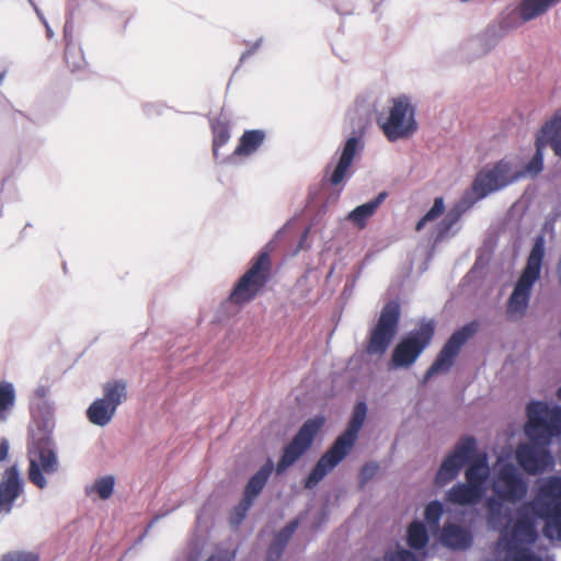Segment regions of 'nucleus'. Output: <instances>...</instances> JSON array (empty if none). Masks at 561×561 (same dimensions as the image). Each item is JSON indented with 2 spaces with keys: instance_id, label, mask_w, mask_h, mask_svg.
Masks as SVG:
<instances>
[{
  "instance_id": "obj_49",
  "label": "nucleus",
  "mask_w": 561,
  "mask_h": 561,
  "mask_svg": "<svg viewBox=\"0 0 561 561\" xmlns=\"http://www.w3.org/2000/svg\"><path fill=\"white\" fill-rule=\"evenodd\" d=\"M363 267H364V264H362L356 274H354L351 278H348L343 287V290H342V296L343 297H348L352 295L353 293V289L355 287V283L356 280L358 279V277L360 276L362 274V271H363Z\"/></svg>"
},
{
  "instance_id": "obj_8",
  "label": "nucleus",
  "mask_w": 561,
  "mask_h": 561,
  "mask_svg": "<svg viewBox=\"0 0 561 561\" xmlns=\"http://www.w3.org/2000/svg\"><path fill=\"white\" fill-rule=\"evenodd\" d=\"M518 181V176L514 175L513 165L506 158L500 159L494 164L482 167L474 175L469 188L462 196L474 206L476 203L482 201L493 193L500 192Z\"/></svg>"
},
{
  "instance_id": "obj_23",
  "label": "nucleus",
  "mask_w": 561,
  "mask_h": 561,
  "mask_svg": "<svg viewBox=\"0 0 561 561\" xmlns=\"http://www.w3.org/2000/svg\"><path fill=\"white\" fill-rule=\"evenodd\" d=\"M461 195V197L454 204V206L444 215V217L433 227L431 238L435 239V243H442L445 239L455 237L459 228L455 226L459 222L463 214L473 207Z\"/></svg>"
},
{
  "instance_id": "obj_21",
  "label": "nucleus",
  "mask_w": 561,
  "mask_h": 561,
  "mask_svg": "<svg viewBox=\"0 0 561 561\" xmlns=\"http://www.w3.org/2000/svg\"><path fill=\"white\" fill-rule=\"evenodd\" d=\"M347 457L348 455L331 444L314 462L309 472L304 477V486L307 490H312L318 486L319 483L336 467H339Z\"/></svg>"
},
{
  "instance_id": "obj_33",
  "label": "nucleus",
  "mask_w": 561,
  "mask_h": 561,
  "mask_svg": "<svg viewBox=\"0 0 561 561\" xmlns=\"http://www.w3.org/2000/svg\"><path fill=\"white\" fill-rule=\"evenodd\" d=\"M102 389L103 397L101 398L116 410L127 399V381L125 379L108 380Z\"/></svg>"
},
{
  "instance_id": "obj_38",
  "label": "nucleus",
  "mask_w": 561,
  "mask_h": 561,
  "mask_svg": "<svg viewBox=\"0 0 561 561\" xmlns=\"http://www.w3.org/2000/svg\"><path fill=\"white\" fill-rule=\"evenodd\" d=\"M16 400L15 388L12 382L0 381V422L7 421Z\"/></svg>"
},
{
  "instance_id": "obj_28",
  "label": "nucleus",
  "mask_w": 561,
  "mask_h": 561,
  "mask_svg": "<svg viewBox=\"0 0 561 561\" xmlns=\"http://www.w3.org/2000/svg\"><path fill=\"white\" fill-rule=\"evenodd\" d=\"M397 334L390 330H386L375 324L368 331L365 352L370 356H383L391 346Z\"/></svg>"
},
{
  "instance_id": "obj_34",
  "label": "nucleus",
  "mask_w": 561,
  "mask_h": 561,
  "mask_svg": "<svg viewBox=\"0 0 561 561\" xmlns=\"http://www.w3.org/2000/svg\"><path fill=\"white\" fill-rule=\"evenodd\" d=\"M448 507L446 503L439 500H432L424 506L423 510V519L421 523H424L426 526L433 528L435 531L439 534L440 520L442 517L447 514Z\"/></svg>"
},
{
  "instance_id": "obj_14",
  "label": "nucleus",
  "mask_w": 561,
  "mask_h": 561,
  "mask_svg": "<svg viewBox=\"0 0 561 561\" xmlns=\"http://www.w3.org/2000/svg\"><path fill=\"white\" fill-rule=\"evenodd\" d=\"M537 538V520L526 507L517 510L511 528L501 534L502 551L508 557H515V553L526 543L533 542Z\"/></svg>"
},
{
  "instance_id": "obj_5",
  "label": "nucleus",
  "mask_w": 561,
  "mask_h": 561,
  "mask_svg": "<svg viewBox=\"0 0 561 561\" xmlns=\"http://www.w3.org/2000/svg\"><path fill=\"white\" fill-rule=\"evenodd\" d=\"M560 2L561 0H523L519 9L503 11L478 35L490 53L512 30L517 28L523 23L535 20Z\"/></svg>"
},
{
  "instance_id": "obj_29",
  "label": "nucleus",
  "mask_w": 561,
  "mask_h": 561,
  "mask_svg": "<svg viewBox=\"0 0 561 561\" xmlns=\"http://www.w3.org/2000/svg\"><path fill=\"white\" fill-rule=\"evenodd\" d=\"M561 213L557 209L551 210L545 218V221L540 228V231L534 237L533 244L529 250L528 255H531L536 248L542 252V265H545V259L547 255V247H546V234H549L550 238H554L556 236V224L560 218Z\"/></svg>"
},
{
  "instance_id": "obj_54",
  "label": "nucleus",
  "mask_w": 561,
  "mask_h": 561,
  "mask_svg": "<svg viewBox=\"0 0 561 561\" xmlns=\"http://www.w3.org/2000/svg\"><path fill=\"white\" fill-rule=\"evenodd\" d=\"M270 543L285 551L289 542L275 533Z\"/></svg>"
},
{
  "instance_id": "obj_40",
  "label": "nucleus",
  "mask_w": 561,
  "mask_h": 561,
  "mask_svg": "<svg viewBox=\"0 0 561 561\" xmlns=\"http://www.w3.org/2000/svg\"><path fill=\"white\" fill-rule=\"evenodd\" d=\"M254 503L255 500L241 494L239 502L232 507L229 514V524L232 528L241 526Z\"/></svg>"
},
{
  "instance_id": "obj_43",
  "label": "nucleus",
  "mask_w": 561,
  "mask_h": 561,
  "mask_svg": "<svg viewBox=\"0 0 561 561\" xmlns=\"http://www.w3.org/2000/svg\"><path fill=\"white\" fill-rule=\"evenodd\" d=\"M0 561H41V558L35 551L12 550L3 553Z\"/></svg>"
},
{
  "instance_id": "obj_63",
  "label": "nucleus",
  "mask_w": 561,
  "mask_h": 561,
  "mask_svg": "<svg viewBox=\"0 0 561 561\" xmlns=\"http://www.w3.org/2000/svg\"><path fill=\"white\" fill-rule=\"evenodd\" d=\"M128 22H129V19H126V21H125V23H124V26H123V28H122V31H121V33H124V32H125V30H126V27H127Z\"/></svg>"
},
{
  "instance_id": "obj_30",
  "label": "nucleus",
  "mask_w": 561,
  "mask_h": 561,
  "mask_svg": "<svg viewBox=\"0 0 561 561\" xmlns=\"http://www.w3.org/2000/svg\"><path fill=\"white\" fill-rule=\"evenodd\" d=\"M116 411L117 410L108 404L105 400L102 398H96L85 410V416L91 424L104 427L112 422Z\"/></svg>"
},
{
  "instance_id": "obj_35",
  "label": "nucleus",
  "mask_w": 561,
  "mask_h": 561,
  "mask_svg": "<svg viewBox=\"0 0 561 561\" xmlns=\"http://www.w3.org/2000/svg\"><path fill=\"white\" fill-rule=\"evenodd\" d=\"M116 479L113 474L99 477L92 484L85 485L84 492L88 496L98 494L103 501L112 497L115 491Z\"/></svg>"
},
{
  "instance_id": "obj_6",
  "label": "nucleus",
  "mask_w": 561,
  "mask_h": 561,
  "mask_svg": "<svg viewBox=\"0 0 561 561\" xmlns=\"http://www.w3.org/2000/svg\"><path fill=\"white\" fill-rule=\"evenodd\" d=\"M436 332L433 318H422L415 328L400 336L387 363L389 371L410 369L431 345Z\"/></svg>"
},
{
  "instance_id": "obj_57",
  "label": "nucleus",
  "mask_w": 561,
  "mask_h": 561,
  "mask_svg": "<svg viewBox=\"0 0 561 561\" xmlns=\"http://www.w3.org/2000/svg\"><path fill=\"white\" fill-rule=\"evenodd\" d=\"M289 226L290 220L283 225L279 229H277L272 238L278 243L287 232Z\"/></svg>"
},
{
  "instance_id": "obj_12",
  "label": "nucleus",
  "mask_w": 561,
  "mask_h": 561,
  "mask_svg": "<svg viewBox=\"0 0 561 561\" xmlns=\"http://www.w3.org/2000/svg\"><path fill=\"white\" fill-rule=\"evenodd\" d=\"M526 414L531 422H537L529 423L524 428L526 437L531 443L530 446H549L551 439L542 425L548 426L561 420V404L553 400L531 399L526 404Z\"/></svg>"
},
{
  "instance_id": "obj_7",
  "label": "nucleus",
  "mask_w": 561,
  "mask_h": 561,
  "mask_svg": "<svg viewBox=\"0 0 561 561\" xmlns=\"http://www.w3.org/2000/svg\"><path fill=\"white\" fill-rule=\"evenodd\" d=\"M325 423L327 416L318 413L301 424L293 438L280 448L275 463V472L278 476L285 474L312 448L317 437L323 432Z\"/></svg>"
},
{
  "instance_id": "obj_61",
  "label": "nucleus",
  "mask_w": 561,
  "mask_h": 561,
  "mask_svg": "<svg viewBox=\"0 0 561 561\" xmlns=\"http://www.w3.org/2000/svg\"><path fill=\"white\" fill-rule=\"evenodd\" d=\"M5 75H7V70H3L0 72V84L2 83V81L4 80L5 78Z\"/></svg>"
},
{
  "instance_id": "obj_62",
  "label": "nucleus",
  "mask_w": 561,
  "mask_h": 561,
  "mask_svg": "<svg viewBox=\"0 0 561 561\" xmlns=\"http://www.w3.org/2000/svg\"><path fill=\"white\" fill-rule=\"evenodd\" d=\"M28 3L32 5V8L35 10V8H38L34 0H27Z\"/></svg>"
},
{
  "instance_id": "obj_25",
  "label": "nucleus",
  "mask_w": 561,
  "mask_h": 561,
  "mask_svg": "<svg viewBox=\"0 0 561 561\" xmlns=\"http://www.w3.org/2000/svg\"><path fill=\"white\" fill-rule=\"evenodd\" d=\"M266 139V131L264 129H245L239 137L238 145L233 152L222 160V164L234 163L238 157H249L256 152Z\"/></svg>"
},
{
  "instance_id": "obj_50",
  "label": "nucleus",
  "mask_w": 561,
  "mask_h": 561,
  "mask_svg": "<svg viewBox=\"0 0 561 561\" xmlns=\"http://www.w3.org/2000/svg\"><path fill=\"white\" fill-rule=\"evenodd\" d=\"M284 552L282 549L274 547L273 545H268L266 548L265 557L263 561H279Z\"/></svg>"
},
{
  "instance_id": "obj_48",
  "label": "nucleus",
  "mask_w": 561,
  "mask_h": 561,
  "mask_svg": "<svg viewBox=\"0 0 561 561\" xmlns=\"http://www.w3.org/2000/svg\"><path fill=\"white\" fill-rule=\"evenodd\" d=\"M263 41L264 38L263 37H260L259 39H256L254 43H252L250 45V47L244 50L241 56H240V59H239V65L236 67L234 69V72L238 71V69L240 68V66L248 59L250 58L251 56H253L257 49L262 46L263 44Z\"/></svg>"
},
{
  "instance_id": "obj_45",
  "label": "nucleus",
  "mask_w": 561,
  "mask_h": 561,
  "mask_svg": "<svg viewBox=\"0 0 561 561\" xmlns=\"http://www.w3.org/2000/svg\"><path fill=\"white\" fill-rule=\"evenodd\" d=\"M204 550V542L201 538L191 539L187 547L186 561H199Z\"/></svg>"
},
{
  "instance_id": "obj_36",
  "label": "nucleus",
  "mask_w": 561,
  "mask_h": 561,
  "mask_svg": "<svg viewBox=\"0 0 561 561\" xmlns=\"http://www.w3.org/2000/svg\"><path fill=\"white\" fill-rule=\"evenodd\" d=\"M446 205L444 196H436L432 206L417 219L414 226L416 232H421L430 222L445 215Z\"/></svg>"
},
{
  "instance_id": "obj_3",
  "label": "nucleus",
  "mask_w": 561,
  "mask_h": 561,
  "mask_svg": "<svg viewBox=\"0 0 561 561\" xmlns=\"http://www.w3.org/2000/svg\"><path fill=\"white\" fill-rule=\"evenodd\" d=\"M277 248L272 238L250 261L249 268L233 284L228 297L221 301L217 317L228 319L253 301L273 277L271 254Z\"/></svg>"
},
{
  "instance_id": "obj_20",
  "label": "nucleus",
  "mask_w": 561,
  "mask_h": 561,
  "mask_svg": "<svg viewBox=\"0 0 561 561\" xmlns=\"http://www.w3.org/2000/svg\"><path fill=\"white\" fill-rule=\"evenodd\" d=\"M75 5L71 1L68 2L65 24H64V41H65V61L72 73L83 72L88 66L84 58L83 50L80 45H77L73 39L75 32Z\"/></svg>"
},
{
  "instance_id": "obj_2",
  "label": "nucleus",
  "mask_w": 561,
  "mask_h": 561,
  "mask_svg": "<svg viewBox=\"0 0 561 561\" xmlns=\"http://www.w3.org/2000/svg\"><path fill=\"white\" fill-rule=\"evenodd\" d=\"M48 387L38 386L30 401L31 420L27 426V480L38 490L48 486L47 476L59 471L58 445L54 437L56 407L47 398Z\"/></svg>"
},
{
  "instance_id": "obj_58",
  "label": "nucleus",
  "mask_w": 561,
  "mask_h": 561,
  "mask_svg": "<svg viewBox=\"0 0 561 561\" xmlns=\"http://www.w3.org/2000/svg\"><path fill=\"white\" fill-rule=\"evenodd\" d=\"M513 456V451L512 450H508L506 455H502L499 457L497 461L499 462H503V461H506L507 462V466H513L511 462H510V458Z\"/></svg>"
},
{
  "instance_id": "obj_46",
  "label": "nucleus",
  "mask_w": 561,
  "mask_h": 561,
  "mask_svg": "<svg viewBox=\"0 0 561 561\" xmlns=\"http://www.w3.org/2000/svg\"><path fill=\"white\" fill-rule=\"evenodd\" d=\"M299 525H300L299 518H294V519L289 520L288 523H286L279 530L276 531V534L289 542L291 540L294 534L298 529Z\"/></svg>"
},
{
  "instance_id": "obj_31",
  "label": "nucleus",
  "mask_w": 561,
  "mask_h": 561,
  "mask_svg": "<svg viewBox=\"0 0 561 561\" xmlns=\"http://www.w3.org/2000/svg\"><path fill=\"white\" fill-rule=\"evenodd\" d=\"M402 316L401 302L399 299L388 300L381 308L376 325L390 330L398 334Z\"/></svg>"
},
{
  "instance_id": "obj_17",
  "label": "nucleus",
  "mask_w": 561,
  "mask_h": 561,
  "mask_svg": "<svg viewBox=\"0 0 561 561\" xmlns=\"http://www.w3.org/2000/svg\"><path fill=\"white\" fill-rule=\"evenodd\" d=\"M470 525L469 517L456 519L454 515L447 514L446 522L438 534L439 543L451 551H466L470 549L473 545Z\"/></svg>"
},
{
  "instance_id": "obj_51",
  "label": "nucleus",
  "mask_w": 561,
  "mask_h": 561,
  "mask_svg": "<svg viewBox=\"0 0 561 561\" xmlns=\"http://www.w3.org/2000/svg\"><path fill=\"white\" fill-rule=\"evenodd\" d=\"M440 243H435V239L431 238L430 244L426 250L425 261L423 263V271L427 270V265L434 259L436 249Z\"/></svg>"
},
{
  "instance_id": "obj_19",
  "label": "nucleus",
  "mask_w": 561,
  "mask_h": 561,
  "mask_svg": "<svg viewBox=\"0 0 561 561\" xmlns=\"http://www.w3.org/2000/svg\"><path fill=\"white\" fill-rule=\"evenodd\" d=\"M516 460L533 476L549 472L556 466V459L549 446H519L516 451Z\"/></svg>"
},
{
  "instance_id": "obj_52",
  "label": "nucleus",
  "mask_w": 561,
  "mask_h": 561,
  "mask_svg": "<svg viewBox=\"0 0 561 561\" xmlns=\"http://www.w3.org/2000/svg\"><path fill=\"white\" fill-rule=\"evenodd\" d=\"M10 451V442L7 437L0 438V463L8 461Z\"/></svg>"
},
{
  "instance_id": "obj_16",
  "label": "nucleus",
  "mask_w": 561,
  "mask_h": 561,
  "mask_svg": "<svg viewBox=\"0 0 561 561\" xmlns=\"http://www.w3.org/2000/svg\"><path fill=\"white\" fill-rule=\"evenodd\" d=\"M368 403L366 398L356 400L345 428L331 443L346 455H351L354 450L362 430L364 428L368 417Z\"/></svg>"
},
{
  "instance_id": "obj_27",
  "label": "nucleus",
  "mask_w": 561,
  "mask_h": 561,
  "mask_svg": "<svg viewBox=\"0 0 561 561\" xmlns=\"http://www.w3.org/2000/svg\"><path fill=\"white\" fill-rule=\"evenodd\" d=\"M274 471L275 462L271 457H267L264 463L252 476H250L243 486L242 494L256 501L268 483Z\"/></svg>"
},
{
  "instance_id": "obj_55",
  "label": "nucleus",
  "mask_w": 561,
  "mask_h": 561,
  "mask_svg": "<svg viewBox=\"0 0 561 561\" xmlns=\"http://www.w3.org/2000/svg\"><path fill=\"white\" fill-rule=\"evenodd\" d=\"M159 517H160V516H156V517L151 520V523L148 525V527L145 529V531H144L141 535H139V536L134 540L133 545L128 548V550L126 551V553H127L128 551H130L131 549H134L135 547H137L138 545H140V543H141V541L144 540V538H145V536H146V534H147L148 529L152 526V524H153V523H154Z\"/></svg>"
},
{
  "instance_id": "obj_18",
  "label": "nucleus",
  "mask_w": 561,
  "mask_h": 561,
  "mask_svg": "<svg viewBox=\"0 0 561 561\" xmlns=\"http://www.w3.org/2000/svg\"><path fill=\"white\" fill-rule=\"evenodd\" d=\"M494 490L502 496H499L497 494H486V497L484 499L488 506L485 519L489 529L501 535L502 533H505L506 529L511 528L516 513L506 500V491L499 484L494 486Z\"/></svg>"
},
{
  "instance_id": "obj_42",
  "label": "nucleus",
  "mask_w": 561,
  "mask_h": 561,
  "mask_svg": "<svg viewBox=\"0 0 561 561\" xmlns=\"http://www.w3.org/2000/svg\"><path fill=\"white\" fill-rule=\"evenodd\" d=\"M492 251L493 249H491L490 253L488 254L482 249L478 250L474 263L467 272V274L463 276L462 282L472 280L478 273H481L483 270L488 267L491 260Z\"/></svg>"
},
{
  "instance_id": "obj_60",
  "label": "nucleus",
  "mask_w": 561,
  "mask_h": 561,
  "mask_svg": "<svg viewBox=\"0 0 561 561\" xmlns=\"http://www.w3.org/2000/svg\"><path fill=\"white\" fill-rule=\"evenodd\" d=\"M385 2V0H381L380 2L376 3L373 8V13L378 12V8Z\"/></svg>"
},
{
  "instance_id": "obj_44",
  "label": "nucleus",
  "mask_w": 561,
  "mask_h": 561,
  "mask_svg": "<svg viewBox=\"0 0 561 561\" xmlns=\"http://www.w3.org/2000/svg\"><path fill=\"white\" fill-rule=\"evenodd\" d=\"M165 108H169V106L167 105V103L162 101L144 102L141 104V111L144 115L149 118L161 116Z\"/></svg>"
},
{
  "instance_id": "obj_1",
  "label": "nucleus",
  "mask_w": 561,
  "mask_h": 561,
  "mask_svg": "<svg viewBox=\"0 0 561 561\" xmlns=\"http://www.w3.org/2000/svg\"><path fill=\"white\" fill-rule=\"evenodd\" d=\"M351 133L339 146L337 157L331 170V163L325 168V175L321 180V193L310 191L308 194V229L325 226L324 218L330 204H335L354 174V162L360 158L365 150V136L371 126V115L368 107H358L350 114Z\"/></svg>"
},
{
  "instance_id": "obj_59",
  "label": "nucleus",
  "mask_w": 561,
  "mask_h": 561,
  "mask_svg": "<svg viewBox=\"0 0 561 561\" xmlns=\"http://www.w3.org/2000/svg\"><path fill=\"white\" fill-rule=\"evenodd\" d=\"M93 1L99 5L100 9H102V10H111L110 5H107V4L103 3V2H100L99 0H93Z\"/></svg>"
},
{
  "instance_id": "obj_11",
  "label": "nucleus",
  "mask_w": 561,
  "mask_h": 561,
  "mask_svg": "<svg viewBox=\"0 0 561 561\" xmlns=\"http://www.w3.org/2000/svg\"><path fill=\"white\" fill-rule=\"evenodd\" d=\"M478 454V439L471 434L462 435L443 457L434 477L437 488H445L456 480L465 466Z\"/></svg>"
},
{
  "instance_id": "obj_4",
  "label": "nucleus",
  "mask_w": 561,
  "mask_h": 561,
  "mask_svg": "<svg viewBox=\"0 0 561 561\" xmlns=\"http://www.w3.org/2000/svg\"><path fill=\"white\" fill-rule=\"evenodd\" d=\"M359 106L368 107V110H370L371 122L375 117L378 127L390 142L409 139L419 130L416 105L412 103V100L408 94H400L392 99V106L386 117L383 116V113H379L376 110L375 104L357 99L355 106L346 112L345 123L343 126L345 137L352 130L350 114L356 111Z\"/></svg>"
},
{
  "instance_id": "obj_37",
  "label": "nucleus",
  "mask_w": 561,
  "mask_h": 561,
  "mask_svg": "<svg viewBox=\"0 0 561 561\" xmlns=\"http://www.w3.org/2000/svg\"><path fill=\"white\" fill-rule=\"evenodd\" d=\"M459 50L461 58L467 61L474 60L489 53L478 34L470 36L461 42L459 45Z\"/></svg>"
},
{
  "instance_id": "obj_13",
  "label": "nucleus",
  "mask_w": 561,
  "mask_h": 561,
  "mask_svg": "<svg viewBox=\"0 0 561 561\" xmlns=\"http://www.w3.org/2000/svg\"><path fill=\"white\" fill-rule=\"evenodd\" d=\"M481 327L478 319L456 328L444 342L431 366L439 374H448L455 366L463 346L477 335Z\"/></svg>"
},
{
  "instance_id": "obj_64",
  "label": "nucleus",
  "mask_w": 561,
  "mask_h": 561,
  "mask_svg": "<svg viewBox=\"0 0 561 561\" xmlns=\"http://www.w3.org/2000/svg\"><path fill=\"white\" fill-rule=\"evenodd\" d=\"M558 394L561 397V386L558 389Z\"/></svg>"
},
{
  "instance_id": "obj_41",
  "label": "nucleus",
  "mask_w": 561,
  "mask_h": 561,
  "mask_svg": "<svg viewBox=\"0 0 561 561\" xmlns=\"http://www.w3.org/2000/svg\"><path fill=\"white\" fill-rule=\"evenodd\" d=\"M425 558H422L419 554V551L412 548H404L400 542H396L393 547H391L385 553L386 561H423Z\"/></svg>"
},
{
  "instance_id": "obj_22",
  "label": "nucleus",
  "mask_w": 561,
  "mask_h": 561,
  "mask_svg": "<svg viewBox=\"0 0 561 561\" xmlns=\"http://www.w3.org/2000/svg\"><path fill=\"white\" fill-rule=\"evenodd\" d=\"M465 477L466 483L486 496L489 489L494 483V477L489 465V455L480 453L478 449V454L465 466Z\"/></svg>"
},
{
  "instance_id": "obj_56",
  "label": "nucleus",
  "mask_w": 561,
  "mask_h": 561,
  "mask_svg": "<svg viewBox=\"0 0 561 561\" xmlns=\"http://www.w3.org/2000/svg\"><path fill=\"white\" fill-rule=\"evenodd\" d=\"M439 374L430 365L422 376L421 383L426 385L433 377Z\"/></svg>"
},
{
  "instance_id": "obj_53",
  "label": "nucleus",
  "mask_w": 561,
  "mask_h": 561,
  "mask_svg": "<svg viewBox=\"0 0 561 561\" xmlns=\"http://www.w3.org/2000/svg\"><path fill=\"white\" fill-rule=\"evenodd\" d=\"M35 13L36 15L38 16L39 21L43 23V25L45 26V31H46V36L48 39H51L54 37V31L53 28L50 27L49 23L47 22L44 13L42 12V10L39 8H35Z\"/></svg>"
},
{
  "instance_id": "obj_15",
  "label": "nucleus",
  "mask_w": 561,
  "mask_h": 561,
  "mask_svg": "<svg viewBox=\"0 0 561 561\" xmlns=\"http://www.w3.org/2000/svg\"><path fill=\"white\" fill-rule=\"evenodd\" d=\"M486 496L476 488L466 482L458 481L445 494L447 514L454 515L456 519L468 518L478 513V505Z\"/></svg>"
},
{
  "instance_id": "obj_26",
  "label": "nucleus",
  "mask_w": 561,
  "mask_h": 561,
  "mask_svg": "<svg viewBox=\"0 0 561 561\" xmlns=\"http://www.w3.org/2000/svg\"><path fill=\"white\" fill-rule=\"evenodd\" d=\"M388 191H380L371 199L360 205H357L352 210H350L345 216V220L354 225L359 230L365 229L367 227L369 218H371L376 214L378 208L388 198Z\"/></svg>"
},
{
  "instance_id": "obj_39",
  "label": "nucleus",
  "mask_w": 561,
  "mask_h": 561,
  "mask_svg": "<svg viewBox=\"0 0 561 561\" xmlns=\"http://www.w3.org/2000/svg\"><path fill=\"white\" fill-rule=\"evenodd\" d=\"M381 470V466L377 460H368L364 462L356 474V488L358 491H364L367 484L376 479Z\"/></svg>"
},
{
  "instance_id": "obj_24",
  "label": "nucleus",
  "mask_w": 561,
  "mask_h": 561,
  "mask_svg": "<svg viewBox=\"0 0 561 561\" xmlns=\"http://www.w3.org/2000/svg\"><path fill=\"white\" fill-rule=\"evenodd\" d=\"M433 537H438V533L433 528L421 523L417 517L407 526L405 541L408 547L419 551L422 558H427L430 554V541Z\"/></svg>"
},
{
  "instance_id": "obj_10",
  "label": "nucleus",
  "mask_w": 561,
  "mask_h": 561,
  "mask_svg": "<svg viewBox=\"0 0 561 561\" xmlns=\"http://www.w3.org/2000/svg\"><path fill=\"white\" fill-rule=\"evenodd\" d=\"M542 252L536 249L527 255L526 264L514 284L513 290L506 300V311L510 318L524 317L529 308L534 287L541 279Z\"/></svg>"
},
{
  "instance_id": "obj_47",
  "label": "nucleus",
  "mask_w": 561,
  "mask_h": 561,
  "mask_svg": "<svg viewBox=\"0 0 561 561\" xmlns=\"http://www.w3.org/2000/svg\"><path fill=\"white\" fill-rule=\"evenodd\" d=\"M329 508L327 505H323L319 512L316 513L312 519V529L319 530L321 529L329 520Z\"/></svg>"
},
{
  "instance_id": "obj_9",
  "label": "nucleus",
  "mask_w": 561,
  "mask_h": 561,
  "mask_svg": "<svg viewBox=\"0 0 561 561\" xmlns=\"http://www.w3.org/2000/svg\"><path fill=\"white\" fill-rule=\"evenodd\" d=\"M535 152L531 158L524 163L522 169L514 172L519 179L529 176L537 178L545 169V150L549 146L554 156L561 159V108L547 119L535 135Z\"/></svg>"
},
{
  "instance_id": "obj_32",
  "label": "nucleus",
  "mask_w": 561,
  "mask_h": 561,
  "mask_svg": "<svg viewBox=\"0 0 561 561\" xmlns=\"http://www.w3.org/2000/svg\"><path fill=\"white\" fill-rule=\"evenodd\" d=\"M222 112L224 108L221 110L220 116L210 122V128L213 133V154L215 160L219 163V148L226 145L231 137L229 119L221 118Z\"/></svg>"
}]
</instances>
